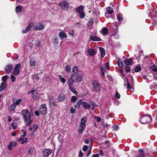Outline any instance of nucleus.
Returning a JSON list of instances; mask_svg holds the SVG:
<instances>
[{
    "mask_svg": "<svg viewBox=\"0 0 157 157\" xmlns=\"http://www.w3.org/2000/svg\"><path fill=\"white\" fill-rule=\"evenodd\" d=\"M65 95L62 94H60L58 96L57 99L59 101H62L65 100Z\"/></svg>",
    "mask_w": 157,
    "mask_h": 157,
    "instance_id": "f3484780",
    "label": "nucleus"
},
{
    "mask_svg": "<svg viewBox=\"0 0 157 157\" xmlns=\"http://www.w3.org/2000/svg\"><path fill=\"white\" fill-rule=\"evenodd\" d=\"M139 152H140L139 155L136 157H144V152L142 149L139 150Z\"/></svg>",
    "mask_w": 157,
    "mask_h": 157,
    "instance_id": "b1692460",
    "label": "nucleus"
},
{
    "mask_svg": "<svg viewBox=\"0 0 157 157\" xmlns=\"http://www.w3.org/2000/svg\"><path fill=\"white\" fill-rule=\"evenodd\" d=\"M73 79L71 76V77L68 79V84L69 87L73 86Z\"/></svg>",
    "mask_w": 157,
    "mask_h": 157,
    "instance_id": "dca6fc26",
    "label": "nucleus"
},
{
    "mask_svg": "<svg viewBox=\"0 0 157 157\" xmlns=\"http://www.w3.org/2000/svg\"><path fill=\"white\" fill-rule=\"evenodd\" d=\"M117 64L119 67L121 68H122L123 67V64L122 60L119 59L117 62Z\"/></svg>",
    "mask_w": 157,
    "mask_h": 157,
    "instance_id": "2f4dec72",
    "label": "nucleus"
},
{
    "mask_svg": "<svg viewBox=\"0 0 157 157\" xmlns=\"http://www.w3.org/2000/svg\"><path fill=\"white\" fill-rule=\"evenodd\" d=\"M88 148V147L87 145H85L84 146L82 147V150L84 151H86Z\"/></svg>",
    "mask_w": 157,
    "mask_h": 157,
    "instance_id": "5fc2aeb1",
    "label": "nucleus"
},
{
    "mask_svg": "<svg viewBox=\"0 0 157 157\" xmlns=\"http://www.w3.org/2000/svg\"><path fill=\"white\" fill-rule=\"evenodd\" d=\"M21 131L22 132L23 134V135H22L21 136L24 137L26 135V131L22 129L21 130Z\"/></svg>",
    "mask_w": 157,
    "mask_h": 157,
    "instance_id": "6e6d98bb",
    "label": "nucleus"
},
{
    "mask_svg": "<svg viewBox=\"0 0 157 157\" xmlns=\"http://www.w3.org/2000/svg\"><path fill=\"white\" fill-rule=\"evenodd\" d=\"M11 124L12 127L14 129H15L16 128L17 126L15 124L13 123H12Z\"/></svg>",
    "mask_w": 157,
    "mask_h": 157,
    "instance_id": "4d7b16f0",
    "label": "nucleus"
},
{
    "mask_svg": "<svg viewBox=\"0 0 157 157\" xmlns=\"http://www.w3.org/2000/svg\"><path fill=\"white\" fill-rule=\"evenodd\" d=\"M30 64L31 66H35L36 64L35 60L33 58L30 59Z\"/></svg>",
    "mask_w": 157,
    "mask_h": 157,
    "instance_id": "7c9ffc66",
    "label": "nucleus"
},
{
    "mask_svg": "<svg viewBox=\"0 0 157 157\" xmlns=\"http://www.w3.org/2000/svg\"><path fill=\"white\" fill-rule=\"evenodd\" d=\"M87 52L89 55L91 56H95L97 53L96 50L92 48H89L87 50Z\"/></svg>",
    "mask_w": 157,
    "mask_h": 157,
    "instance_id": "1a4fd4ad",
    "label": "nucleus"
},
{
    "mask_svg": "<svg viewBox=\"0 0 157 157\" xmlns=\"http://www.w3.org/2000/svg\"><path fill=\"white\" fill-rule=\"evenodd\" d=\"M90 40L93 41H99L101 40L100 38L96 36H90Z\"/></svg>",
    "mask_w": 157,
    "mask_h": 157,
    "instance_id": "a211bd4d",
    "label": "nucleus"
},
{
    "mask_svg": "<svg viewBox=\"0 0 157 157\" xmlns=\"http://www.w3.org/2000/svg\"><path fill=\"white\" fill-rule=\"evenodd\" d=\"M95 118L96 119L97 121L98 122H100L101 120V118L99 117H96Z\"/></svg>",
    "mask_w": 157,
    "mask_h": 157,
    "instance_id": "0e129e2a",
    "label": "nucleus"
},
{
    "mask_svg": "<svg viewBox=\"0 0 157 157\" xmlns=\"http://www.w3.org/2000/svg\"><path fill=\"white\" fill-rule=\"evenodd\" d=\"M33 23H29L26 29H25L22 30V33H27L30 30L31 28L33 26Z\"/></svg>",
    "mask_w": 157,
    "mask_h": 157,
    "instance_id": "9d476101",
    "label": "nucleus"
},
{
    "mask_svg": "<svg viewBox=\"0 0 157 157\" xmlns=\"http://www.w3.org/2000/svg\"><path fill=\"white\" fill-rule=\"evenodd\" d=\"M151 69L153 71L157 72V68H156L155 65H153L150 67Z\"/></svg>",
    "mask_w": 157,
    "mask_h": 157,
    "instance_id": "58836bf2",
    "label": "nucleus"
},
{
    "mask_svg": "<svg viewBox=\"0 0 157 157\" xmlns=\"http://www.w3.org/2000/svg\"><path fill=\"white\" fill-rule=\"evenodd\" d=\"M152 121V118L151 116L147 115L141 117L140 122L143 124H145L150 123Z\"/></svg>",
    "mask_w": 157,
    "mask_h": 157,
    "instance_id": "f03ea898",
    "label": "nucleus"
},
{
    "mask_svg": "<svg viewBox=\"0 0 157 157\" xmlns=\"http://www.w3.org/2000/svg\"><path fill=\"white\" fill-rule=\"evenodd\" d=\"M32 93L33 98L34 99H36L38 97V94H37L36 90H33L31 91Z\"/></svg>",
    "mask_w": 157,
    "mask_h": 157,
    "instance_id": "aec40b11",
    "label": "nucleus"
},
{
    "mask_svg": "<svg viewBox=\"0 0 157 157\" xmlns=\"http://www.w3.org/2000/svg\"><path fill=\"white\" fill-rule=\"evenodd\" d=\"M59 77L60 78V81L62 82L63 83H65L66 82L65 79L63 77H62L60 75L59 76Z\"/></svg>",
    "mask_w": 157,
    "mask_h": 157,
    "instance_id": "4c0bfd02",
    "label": "nucleus"
},
{
    "mask_svg": "<svg viewBox=\"0 0 157 157\" xmlns=\"http://www.w3.org/2000/svg\"><path fill=\"white\" fill-rule=\"evenodd\" d=\"M16 105L13 104L11 105L10 109L11 110L13 111L16 109Z\"/></svg>",
    "mask_w": 157,
    "mask_h": 157,
    "instance_id": "ea45409f",
    "label": "nucleus"
},
{
    "mask_svg": "<svg viewBox=\"0 0 157 157\" xmlns=\"http://www.w3.org/2000/svg\"><path fill=\"white\" fill-rule=\"evenodd\" d=\"M86 125L79 124L78 127V132L80 133H82L86 128Z\"/></svg>",
    "mask_w": 157,
    "mask_h": 157,
    "instance_id": "f8f14e48",
    "label": "nucleus"
},
{
    "mask_svg": "<svg viewBox=\"0 0 157 157\" xmlns=\"http://www.w3.org/2000/svg\"><path fill=\"white\" fill-rule=\"evenodd\" d=\"M52 42L55 46H57L59 42L58 40V38L56 37L52 39Z\"/></svg>",
    "mask_w": 157,
    "mask_h": 157,
    "instance_id": "5701e85b",
    "label": "nucleus"
},
{
    "mask_svg": "<svg viewBox=\"0 0 157 157\" xmlns=\"http://www.w3.org/2000/svg\"><path fill=\"white\" fill-rule=\"evenodd\" d=\"M86 121V117H83L81 120V123L80 124H85V123Z\"/></svg>",
    "mask_w": 157,
    "mask_h": 157,
    "instance_id": "c756f323",
    "label": "nucleus"
},
{
    "mask_svg": "<svg viewBox=\"0 0 157 157\" xmlns=\"http://www.w3.org/2000/svg\"><path fill=\"white\" fill-rule=\"evenodd\" d=\"M6 85V84L4 82H2L1 83L0 86V92L2 91L5 89Z\"/></svg>",
    "mask_w": 157,
    "mask_h": 157,
    "instance_id": "393cba45",
    "label": "nucleus"
},
{
    "mask_svg": "<svg viewBox=\"0 0 157 157\" xmlns=\"http://www.w3.org/2000/svg\"><path fill=\"white\" fill-rule=\"evenodd\" d=\"M22 99L21 98H19L18 100H16V101L14 100L13 101V103L16 105H17L19 104L20 103L22 102Z\"/></svg>",
    "mask_w": 157,
    "mask_h": 157,
    "instance_id": "f704fd0d",
    "label": "nucleus"
},
{
    "mask_svg": "<svg viewBox=\"0 0 157 157\" xmlns=\"http://www.w3.org/2000/svg\"><path fill=\"white\" fill-rule=\"evenodd\" d=\"M78 69L77 67L75 66L73 68L72 74H78Z\"/></svg>",
    "mask_w": 157,
    "mask_h": 157,
    "instance_id": "412c9836",
    "label": "nucleus"
},
{
    "mask_svg": "<svg viewBox=\"0 0 157 157\" xmlns=\"http://www.w3.org/2000/svg\"><path fill=\"white\" fill-rule=\"evenodd\" d=\"M43 154L44 156L48 157L52 153V151L50 149H46L43 150Z\"/></svg>",
    "mask_w": 157,
    "mask_h": 157,
    "instance_id": "9b49d317",
    "label": "nucleus"
},
{
    "mask_svg": "<svg viewBox=\"0 0 157 157\" xmlns=\"http://www.w3.org/2000/svg\"><path fill=\"white\" fill-rule=\"evenodd\" d=\"M82 106L84 108L87 109H89L90 107L89 103L85 102H83L82 103Z\"/></svg>",
    "mask_w": 157,
    "mask_h": 157,
    "instance_id": "6ab92c4d",
    "label": "nucleus"
},
{
    "mask_svg": "<svg viewBox=\"0 0 157 157\" xmlns=\"http://www.w3.org/2000/svg\"><path fill=\"white\" fill-rule=\"evenodd\" d=\"M12 147H15L17 145L16 142L15 141H11L9 144Z\"/></svg>",
    "mask_w": 157,
    "mask_h": 157,
    "instance_id": "a19ab883",
    "label": "nucleus"
},
{
    "mask_svg": "<svg viewBox=\"0 0 157 157\" xmlns=\"http://www.w3.org/2000/svg\"><path fill=\"white\" fill-rule=\"evenodd\" d=\"M80 13V15L79 16L81 18H83L85 15V13L83 12V11L81 13Z\"/></svg>",
    "mask_w": 157,
    "mask_h": 157,
    "instance_id": "49530a36",
    "label": "nucleus"
},
{
    "mask_svg": "<svg viewBox=\"0 0 157 157\" xmlns=\"http://www.w3.org/2000/svg\"><path fill=\"white\" fill-rule=\"evenodd\" d=\"M102 33L104 35H106L108 33V31L107 28L105 27L101 29Z\"/></svg>",
    "mask_w": 157,
    "mask_h": 157,
    "instance_id": "c85d7f7f",
    "label": "nucleus"
},
{
    "mask_svg": "<svg viewBox=\"0 0 157 157\" xmlns=\"http://www.w3.org/2000/svg\"><path fill=\"white\" fill-rule=\"evenodd\" d=\"M33 152V149L32 148H30L28 151V154L29 155H31Z\"/></svg>",
    "mask_w": 157,
    "mask_h": 157,
    "instance_id": "13d9d810",
    "label": "nucleus"
},
{
    "mask_svg": "<svg viewBox=\"0 0 157 157\" xmlns=\"http://www.w3.org/2000/svg\"><path fill=\"white\" fill-rule=\"evenodd\" d=\"M84 8V6L83 5H81L76 9V12L77 13H81L83 11V9Z\"/></svg>",
    "mask_w": 157,
    "mask_h": 157,
    "instance_id": "2eb2a0df",
    "label": "nucleus"
},
{
    "mask_svg": "<svg viewBox=\"0 0 157 157\" xmlns=\"http://www.w3.org/2000/svg\"><path fill=\"white\" fill-rule=\"evenodd\" d=\"M83 155V153L80 150L79 153V157H82Z\"/></svg>",
    "mask_w": 157,
    "mask_h": 157,
    "instance_id": "338daca9",
    "label": "nucleus"
},
{
    "mask_svg": "<svg viewBox=\"0 0 157 157\" xmlns=\"http://www.w3.org/2000/svg\"><path fill=\"white\" fill-rule=\"evenodd\" d=\"M59 36L61 40H63L64 38H66L67 37V34L63 32H60L59 33Z\"/></svg>",
    "mask_w": 157,
    "mask_h": 157,
    "instance_id": "4468645a",
    "label": "nucleus"
},
{
    "mask_svg": "<svg viewBox=\"0 0 157 157\" xmlns=\"http://www.w3.org/2000/svg\"><path fill=\"white\" fill-rule=\"evenodd\" d=\"M65 69V71L67 72H69L71 70V68L69 65L66 66Z\"/></svg>",
    "mask_w": 157,
    "mask_h": 157,
    "instance_id": "c9c22d12",
    "label": "nucleus"
},
{
    "mask_svg": "<svg viewBox=\"0 0 157 157\" xmlns=\"http://www.w3.org/2000/svg\"><path fill=\"white\" fill-rule=\"evenodd\" d=\"M41 42L40 40H37L35 42V45L37 47H39L40 46Z\"/></svg>",
    "mask_w": 157,
    "mask_h": 157,
    "instance_id": "79ce46f5",
    "label": "nucleus"
},
{
    "mask_svg": "<svg viewBox=\"0 0 157 157\" xmlns=\"http://www.w3.org/2000/svg\"><path fill=\"white\" fill-rule=\"evenodd\" d=\"M89 102L90 103L91 105H93L94 106H96V104H95V103L92 100H90L89 101Z\"/></svg>",
    "mask_w": 157,
    "mask_h": 157,
    "instance_id": "603ef678",
    "label": "nucleus"
},
{
    "mask_svg": "<svg viewBox=\"0 0 157 157\" xmlns=\"http://www.w3.org/2000/svg\"><path fill=\"white\" fill-rule=\"evenodd\" d=\"M132 61L131 58H129L128 59H126L124 61V63L127 65H130L132 63Z\"/></svg>",
    "mask_w": 157,
    "mask_h": 157,
    "instance_id": "bb28decb",
    "label": "nucleus"
},
{
    "mask_svg": "<svg viewBox=\"0 0 157 157\" xmlns=\"http://www.w3.org/2000/svg\"><path fill=\"white\" fill-rule=\"evenodd\" d=\"M105 68L107 69L108 70H109V63H106L105 64Z\"/></svg>",
    "mask_w": 157,
    "mask_h": 157,
    "instance_id": "bf43d9fd",
    "label": "nucleus"
},
{
    "mask_svg": "<svg viewBox=\"0 0 157 157\" xmlns=\"http://www.w3.org/2000/svg\"><path fill=\"white\" fill-rule=\"evenodd\" d=\"M32 78L34 80L39 79V77L37 75H34L32 76Z\"/></svg>",
    "mask_w": 157,
    "mask_h": 157,
    "instance_id": "c03bdc74",
    "label": "nucleus"
},
{
    "mask_svg": "<svg viewBox=\"0 0 157 157\" xmlns=\"http://www.w3.org/2000/svg\"><path fill=\"white\" fill-rule=\"evenodd\" d=\"M117 20L119 21H121L123 19V17L121 15H118L117 16Z\"/></svg>",
    "mask_w": 157,
    "mask_h": 157,
    "instance_id": "8fccbe9b",
    "label": "nucleus"
},
{
    "mask_svg": "<svg viewBox=\"0 0 157 157\" xmlns=\"http://www.w3.org/2000/svg\"><path fill=\"white\" fill-rule=\"evenodd\" d=\"M77 98L75 96H72L71 101L73 103H75L77 101Z\"/></svg>",
    "mask_w": 157,
    "mask_h": 157,
    "instance_id": "473e14b6",
    "label": "nucleus"
},
{
    "mask_svg": "<svg viewBox=\"0 0 157 157\" xmlns=\"http://www.w3.org/2000/svg\"><path fill=\"white\" fill-rule=\"evenodd\" d=\"M47 109L45 104L41 105L40 107V112L42 115H45L47 113Z\"/></svg>",
    "mask_w": 157,
    "mask_h": 157,
    "instance_id": "0eeeda50",
    "label": "nucleus"
},
{
    "mask_svg": "<svg viewBox=\"0 0 157 157\" xmlns=\"http://www.w3.org/2000/svg\"><path fill=\"white\" fill-rule=\"evenodd\" d=\"M126 71L127 72H129L130 71V69L129 67L126 66Z\"/></svg>",
    "mask_w": 157,
    "mask_h": 157,
    "instance_id": "69168bd1",
    "label": "nucleus"
},
{
    "mask_svg": "<svg viewBox=\"0 0 157 157\" xmlns=\"http://www.w3.org/2000/svg\"><path fill=\"white\" fill-rule=\"evenodd\" d=\"M44 27L45 26L43 24L41 23H37L34 25L33 30H37L40 31L43 29Z\"/></svg>",
    "mask_w": 157,
    "mask_h": 157,
    "instance_id": "423d86ee",
    "label": "nucleus"
},
{
    "mask_svg": "<svg viewBox=\"0 0 157 157\" xmlns=\"http://www.w3.org/2000/svg\"><path fill=\"white\" fill-rule=\"evenodd\" d=\"M22 9L21 6H17L16 8V11L17 13H20Z\"/></svg>",
    "mask_w": 157,
    "mask_h": 157,
    "instance_id": "72a5a7b5",
    "label": "nucleus"
},
{
    "mask_svg": "<svg viewBox=\"0 0 157 157\" xmlns=\"http://www.w3.org/2000/svg\"><path fill=\"white\" fill-rule=\"evenodd\" d=\"M11 78L12 82H14L16 81V77L13 75H11Z\"/></svg>",
    "mask_w": 157,
    "mask_h": 157,
    "instance_id": "3c124183",
    "label": "nucleus"
},
{
    "mask_svg": "<svg viewBox=\"0 0 157 157\" xmlns=\"http://www.w3.org/2000/svg\"><path fill=\"white\" fill-rule=\"evenodd\" d=\"M107 12L109 14H111L113 12V10L112 8L110 7H109L106 8Z\"/></svg>",
    "mask_w": 157,
    "mask_h": 157,
    "instance_id": "a878e982",
    "label": "nucleus"
},
{
    "mask_svg": "<svg viewBox=\"0 0 157 157\" xmlns=\"http://www.w3.org/2000/svg\"><path fill=\"white\" fill-rule=\"evenodd\" d=\"M13 67L12 65L9 64L5 68L6 74H8L10 73Z\"/></svg>",
    "mask_w": 157,
    "mask_h": 157,
    "instance_id": "ddd939ff",
    "label": "nucleus"
},
{
    "mask_svg": "<svg viewBox=\"0 0 157 157\" xmlns=\"http://www.w3.org/2000/svg\"><path fill=\"white\" fill-rule=\"evenodd\" d=\"M141 69V67L140 66H137L136 67L135 69L136 72H138L140 71Z\"/></svg>",
    "mask_w": 157,
    "mask_h": 157,
    "instance_id": "37998d69",
    "label": "nucleus"
},
{
    "mask_svg": "<svg viewBox=\"0 0 157 157\" xmlns=\"http://www.w3.org/2000/svg\"><path fill=\"white\" fill-rule=\"evenodd\" d=\"M21 114L23 117L24 121L26 122V125L29 126L32 122L31 117L33 116V114L32 112L30 113L27 109H24L21 112Z\"/></svg>",
    "mask_w": 157,
    "mask_h": 157,
    "instance_id": "f257e3e1",
    "label": "nucleus"
},
{
    "mask_svg": "<svg viewBox=\"0 0 157 157\" xmlns=\"http://www.w3.org/2000/svg\"><path fill=\"white\" fill-rule=\"evenodd\" d=\"M100 50L101 52V57H103L105 55V50L104 48L102 47L100 48Z\"/></svg>",
    "mask_w": 157,
    "mask_h": 157,
    "instance_id": "cd10ccee",
    "label": "nucleus"
},
{
    "mask_svg": "<svg viewBox=\"0 0 157 157\" xmlns=\"http://www.w3.org/2000/svg\"><path fill=\"white\" fill-rule=\"evenodd\" d=\"M35 114L36 116H38L39 115L40 113L38 111H36L35 112Z\"/></svg>",
    "mask_w": 157,
    "mask_h": 157,
    "instance_id": "774afa93",
    "label": "nucleus"
},
{
    "mask_svg": "<svg viewBox=\"0 0 157 157\" xmlns=\"http://www.w3.org/2000/svg\"><path fill=\"white\" fill-rule=\"evenodd\" d=\"M102 125L103 127L105 128H108L109 127V125L106 123H102Z\"/></svg>",
    "mask_w": 157,
    "mask_h": 157,
    "instance_id": "e2e57ef3",
    "label": "nucleus"
},
{
    "mask_svg": "<svg viewBox=\"0 0 157 157\" xmlns=\"http://www.w3.org/2000/svg\"><path fill=\"white\" fill-rule=\"evenodd\" d=\"M28 139L26 138H21L18 139V141L19 142H21V144H24L25 143H26L27 142Z\"/></svg>",
    "mask_w": 157,
    "mask_h": 157,
    "instance_id": "4be33fe9",
    "label": "nucleus"
},
{
    "mask_svg": "<svg viewBox=\"0 0 157 157\" xmlns=\"http://www.w3.org/2000/svg\"><path fill=\"white\" fill-rule=\"evenodd\" d=\"M115 96L116 98H117V99H119L120 98V94L118 93L117 91L116 92V93L115 94Z\"/></svg>",
    "mask_w": 157,
    "mask_h": 157,
    "instance_id": "052dcab7",
    "label": "nucleus"
},
{
    "mask_svg": "<svg viewBox=\"0 0 157 157\" xmlns=\"http://www.w3.org/2000/svg\"><path fill=\"white\" fill-rule=\"evenodd\" d=\"M70 90L75 94H77V92L74 89L73 86L70 87H69Z\"/></svg>",
    "mask_w": 157,
    "mask_h": 157,
    "instance_id": "e433bc0d",
    "label": "nucleus"
},
{
    "mask_svg": "<svg viewBox=\"0 0 157 157\" xmlns=\"http://www.w3.org/2000/svg\"><path fill=\"white\" fill-rule=\"evenodd\" d=\"M59 5L62 10L67 11L69 8L68 3L66 1H62L59 3Z\"/></svg>",
    "mask_w": 157,
    "mask_h": 157,
    "instance_id": "20e7f679",
    "label": "nucleus"
},
{
    "mask_svg": "<svg viewBox=\"0 0 157 157\" xmlns=\"http://www.w3.org/2000/svg\"><path fill=\"white\" fill-rule=\"evenodd\" d=\"M91 84L93 86V90L95 92L101 91V86L100 83L96 80H93L92 81Z\"/></svg>",
    "mask_w": 157,
    "mask_h": 157,
    "instance_id": "7ed1b4c3",
    "label": "nucleus"
},
{
    "mask_svg": "<svg viewBox=\"0 0 157 157\" xmlns=\"http://www.w3.org/2000/svg\"><path fill=\"white\" fill-rule=\"evenodd\" d=\"M82 102H82V100L80 99L78 100V101L77 103V105H78V106L80 107V106L81 105V104H82Z\"/></svg>",
    "mask_w": 157,
    "mask_h": 157,
    "instance_id": "de8ad7c7",
    "label": "nucleus"
},
{
    "mask_svg": "<svg viewBox=\"0 0 157 157\" xmlns=\"http://www.w3.org/2000/svg\"><path fill=\"white\" fill-rule=\"evenodd\" d=\"M8 77V76L7 75H6L4 76H3L2 77V80L4 81L3 82H6V81L7 80V78Z\"/></svg>",
    "mask_w": 157,
    "mask_h": 157,
    "instance_id": "a18cd8bd",
    "label": "nucleus"
},
{
    "mask_svg": "<svg viewBox=\"0 0 157 157\" xmlns=\"http://www.w3.org/2000/svg\"><path fill=\"white\" fill-rule=\"evenodd\" d=\"M118 126L116 125H115L113 126V128L114 130H117L118 129Z\"/></svg>",
    "mask_w": 157,
    "mask_h": 157,
    "instance_id": "680f3d73",
    "label": "nucleus"
},
{
    "mask_svg": "<svg viewBox=\"0 0 157 157\" xmlns=\"http://www.w3.org/2000/svg\"><path fill=\"white\" fill-rule=\"evenodd\" d=\"M127 86L126 87L127 89H131L132 88V87L131 86L130 84L128 82V80H127Z\"/></svg>",
    "mask_w": 157,
    "mask_h": 157,
    "instance_id": "09e8293b",
    "label": "nucleus"
},
{
    "mask_svg": "<svg viewBox=\"0 0 157 157\" xmlns=\"http://www.w3.org/2000/svg\"><path fill=\"white\" fill-rule=\"evenodd\" d=\"M70 112L71 113L73 114L75 113V110L74 109L73 107H72L71 108V109L70 110Z\"/></svg>",
    "mask_w": 157,
    "mask_h": 157,
    "instance_id": "864d4df0",
    "label": "nucleus"
},
{
    "mask_svg": "<svg viewBox=\"0 0 157 157\" xmlns=\"http://www.w3.org/2000/svg\"><path fill=\"white\" fill-rule=\"evenodd\" d=\"M71 77L73 79L74 82H78L82 81V76L78 74H72Z\"/></svg>",
    "mask_w": 157,
    "mask_h": 157,
    "instance_id": "39448f33",
    "label": "nucleus"
},
{
    "mask_svg": "<svg viewBox=\"0 0 157 157\" xmlns=\"http://www.w3.org/2000/svg\"><path fill=\"white\" fill-rule=\"evenodd\" d=\"M20 67L21 64H16L13 69V74L15 75H18L20 71Z\"/></svg>",
    "mask_w": 157,
    "mask_h": 157,
    "instance_id": "6e6552de",
    "label": "nucleus"
}]
</instances>
